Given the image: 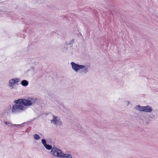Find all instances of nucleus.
I'll list each match as a JSON object with an SVG mask.
<instances>
[{
  "label": "nucleus",
  "mask_w": 158,
  "mask_h": 158,
  "mask_svg": "<svg viewBox=\"0 0 158 158\" xmlns=\"http://www.w3.org/2000/svg\"><path fill=\"white\" fill-rule=\"evenodd\" d=\"M38 100L36 98H31V100L25 99H19L14 101L16 104L13 105L12 109V113L17 114L24 111L27 109L24 106H29L35 103L38 104Z\"/></svg>",
  "instance_id": "1"
},
{
  "label": "nucleus",
  "mask_w": 158,
  "mask_h": 158,
  "mask_svg": "<svg viewBox=\"0 0 158 158\" xmlns=\"http://www.w3.org/2000/svg\"><path fill=\"white\" fill-rule=\"evenodd\" d=\"M42 143L45 148L48 150H51L50 152L54 156L56 157H60L62 152V151L56 147H52V146L48 144L47 143V142L44 139H42L41 140Z\"/></svg>",
  "instance_id": "2"
},
{
  "label": "nucleus",
  "mask_w": 158,
  "mask_h": 158,
  "mask_svg": "<svg viewBox=\"0 0 158 158\" xmlns=\"http://www.w3.org/2000/svg\"><path fill=\"white\" fill-rule=\"evenodd\" d=\"M136 109L141 111L147 113H151L153 110L152 108L150 106H141L139 105L136 106Z\"/></svg>",
  "instance_id": "3"
},
{
  "label": "nucleus",
  "mask_w": 158,
  "mask_h": 158,
  "mask_svg": "<svg viewBox=\"0 0 158 158\" xmlns=\"http://www.w3.org/2000/svg\"><path fill=\"white\" fill-rule=\"evenodd\" d=\"M70 64L72 69L76 72H78L83 67L82 65L73 62H71Z\"/></svg>",
  "instance_id": "4"
},
{
  "label": "nucleus",
  "mask_w": 158,
  "mask_h": 158,
  "mask_svg": "<svg viewBox=\"0 0 158 158\" xmlns=\"http://www.w3.org/2000/svg\"><path fill=\"white\" fill-rule=\"evenodd\" d=\"M4 123L8 126H15L16 128L22 127L24 126V125L27 124V123L26 122H24L23 123L21 124H13L10 122L6 121H4Z\"/></svg>",
  "instance_id": "5"
},
{
  "label": "nucleus",
  "mask_w": 158,
  "mask_h": 158,
  "mask_svg": "<svg viewBox=\"0 0 158 158\" xmlns=\"http://www.w3.org/2000/svg\"><path fill=\"white\" fill-rule=\"evenodd\" d=\"M53 116V118L51 121L53 124H56L58 123L59 125H61L62 124V123L60 119L58 118V117H55L54 115Z\"/></svg>",
  "instance_id": "6"
},
{
  "label": "nucleus",
  "mask_w": 158,
  "mask_h": 158,
  "mask_svg": "<svg viewBox=\"0 0 158 158\" xmlns=\"http://www.w3.org/2000/svg\"><path fill=\"white\" fill-rule=\"evenodd\" d=\"M83 68H81V72L85 74H86L88 72L89 68L87 66H85L83 65H82Z\"/></svg>",
  "instance_id": "7"
},
{
  "label": "nucleus",
  "mask_w": 158,
  "mask_h": 158,
  "mask_svg": "<svg viewBox=\"0 0 158 158\" xmlns=\"http://www.w3.org/2000/svg\"><path fill=\"white\" fill-rule=\"evenodd\" d=\"M61 158H72V156L69 154H64L62 152Z\"/></svg>",
  "instance_id": "8"
},
{
  "label": "nucleus",
  "mask_w": 158,
  "mask_h": 158,
  "mask_svg": "<svg viewBox=\"0 0 158 158\" xmlns=\"http://www.w3.org/2000/svg\"><path fill=\"white\" fill-rule=\"evenodd\" d=\"M21 84L23 86H26L28 85V82L26 80H23L21 81Z\"/></svg>",
  "instance_id": "9"
},
{
  "label": "nucleus",
  "mask_w": 158,
  "mask_h": 158,
  "mask_svg": "<svg viewBox=\"0 0 158 158\" xmlns=\"http://www.w3.org/2000/svg\"><path fill=\"white\" fill-rule=\"evenodd\" d=\"M15 84V83L13 82V81L12 79H10L8 82V86L9 87H11V89L13 88V85Z\"/></svg>",
  "instance_id": "10"
},
{
  "label": "nucleus",
  "mask_w": 158,
  "mask_h": 158,
  "mask_svg": "<svg viewBox=\"0 0 158 158\" xmlns=\"http://www.w3.org/2000/svg\"><path fill=\"white\" fill-rule=\"evenodd\" d=\"M13 82L15 84H16V83L20 81V79L19 78H14L12 79Z\"/></svg>",
  "instance_id": "11"
},
{
  "label": "nucleus",
  "mask_w": 158,
  "mask_h": 158,
  "mask_svg": "<svg viewBox=\"0 0 158 158\" xmlns=\"http://www.w3.org/2000/svg\"><path fill=\"white\" fill-rule=\"evenodd\" d=\"M34 139L36 140H39L40 138L39 135L36 134H35L34 135Z\"/></svg>",
  "instance_id": "12"
},
{
  "label": "nucleus",
  "mask_w": 158,
  "mask_h": 158,
  "mask_svg": "<svg viewBox=\"0 0 158 158\" xmlns=\"http://www.w3.org/2000/svg\"><path fill=\"white\" fill-rule=\"evenodd\" d=\"M3 13H4V14L6 15L9 16V14H11V13H12V12H8L7 11H1Z\"/></svg>",
  "instance_id": "13"
},
{
  "label": "nucleus",
  "mask_w": 158,
  "mask_h": 158,
  "mask_svg": "<svg viewBox=\"0 0 158 158\" xmlns=\"http://www.w3.org/2000/svg\"><path fill=\"white\" fill-rule=\"evenodd\" d=\"M74 43V40L73 39L68 44V45H71L72 44Z\"/></svg>",
  "instance_id": "14"
},
{
  "label": "nucleus",
  "mask_w": 158,
  "mask_h": 158,
  "mask_svg": "<svg viewBox=\"0 0 158 158\" xmlns=\"http://www.w3.org/2000/svg\"><path fill=\"white\" fill-rule=\"evenodd\" d=\"M150 118L152 119H154L155 117V115L153 114H151L149 116Z\"/></svg>",
  "instance_id": "15"
},
{
  "label": "nucleus",
  "mask_w": 158,
  "mask_h": 158,
  "mask_svg": "<svg viewBox=\"0 0 158 158\" xmlns=\"http://www.w3.org/2000/svg\"><path fill=\"white\" fill-rule=\"evenodd\" d=\"M25 38V36H24V37H23V38L24 39Z\"/></svg>",
  "instance_id": "16"
},
{
  "label": "nucleus",
  "mask_w": 158,
  "mask_h": 158,
  "mask_svg": "<svg viewBox=\"0 0 158 158\" xmlns=\"http://www.w3.org/2000/svg\"><path fill=\"white\" fill-rule=\"evenodd\" d=\"M10 14H9V15L8 16H10Z\"/></svg>",
  "instance_id": "17"
}]
</instances>
